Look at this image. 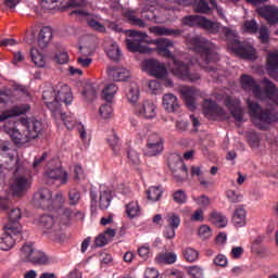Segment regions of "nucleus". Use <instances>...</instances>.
<instances>
[{"label":"nucleus","instance_id":"nucleus-1","mask_svg":"<svg viewBox=\"0 0 278 278\" xmlns=\"http://www.w3.org/2000/svg\"><path fill=\"white\" fill-rule=\"evenodd\" d=\"M190 45L192 51H194L199 56L198 64L202 66L205 73H216V67L207 64H212L217 60H220L218 47H216L214 42L210 41V39H205V37L201 36L192 37L190 39Z\"/></svg>","mask_w":278,"mask_h":278},{"label":"nucleus","instance_id":"nucleus-2","mask_svg":"<svg viewBox=\"0 0 278 278\" xmlns=\"http://www.w3.org/2000/svg\"><path fill=\"white\" fill-rule=\"evenodd\" d=\"M247 105L250 117L261 131L266 130V125H270V123H275V121L278 119L277 115L270 112V110L262 109L260 103L253 102L251 99L247 100ZM262 123H265L266 125Z\"/></svg>","mask_w":278,"mask_h":278},{"label":"nucleus","instance_id":"nucleus-3","mask_svg":"<svg viewBox=\"0 0 278 278\" xmlns=\"http://www.w3.org/2000/svg\"><path fill=\"white\" fill-rule=\"evenodd\" d=\"M129 38L126 39V47L131 53H152V49L146 45H153V40H149L147 33L138 30H129Z\"/></svg>","mask_w":278,"mask_h":278},{"label":"nucleus","instance_id":"nucleus-4","mask_svg":"<svg viewBox=\"0 0 278 278\" xmlns=\"http://www.w3.org/2000/svg\"><path fill=\"white\" fill-rule=\"evenodd\" d=\"M20 260L22 262H29L35 266H46L51 264V258L42 251L34 249L33 244H23L20 249Z\"/></svg>","mask_w":278,"mask_h":278},{"label":"nucleus","instance_id":"nucleus-5","mask_svg":"<svg viewBox=\"0 0 278 278\" xmlns=\"http://www.w3.org/2000/svg\"><path fill=\"white\" fill-rule=\"evenodd\" d=\"M173 64L170 71L175 77H178V79L190 81L191 84L201 79V74L190 71V65H188V63L177 58H173Z\"/></svg>","mask_w":278,"mask_h":278},{"label":"nucleus","instance_id":"nucleus-6","mask_svg":"<svg viewBox=\"0 0 278 278\" xmlns=\"http://www.w3.org/2000/svg\"><path fill=\"white\" fill-rule=\"evenodd\" d=\"M21 208H12L9 213V224L4 226V233L0 238V244L3 242H12V233L13 236H18L21 231Z\"/></svg>","mask_w":278,"mask_h":278},{"label":"nucleus","instance_id":"nucleus-7","mask_svg":"<svg viewBox=\"0 0 278 278\" xmlns=\"http://www.w3.org/2000/svg\"><path fill=\"white\" fill-rule=\"evenodd\" d=\"M43 103L52 112L53 116H61L66 125V113L62 112V105L58 101V91L53 88H48L42 93Z\"/></svg>","mask_w":278,"mask_h":278},{"label":"nucleus","instance_id":"nucleus-8","mask_svg":"<svg viewBox=\"0 0 278 278\" xmlns=\"http://www.w3.org/2000/svg\"><path fill=\"white\" fill-rule=\"evenodd\" d=\"M168 166L174 174V177L177 178V181H184V179L188 177V167H186L181 156L170 155L168 157Z\"/></svg>","mask_w":278,"mask_h":278},{"label":"nucleus","instance_id":"nucleus-9","mask_svg":"<svg viewBox=\"0 0 278 278\" xmlns=\"http://www.w3.org/2000/svg\"><path fill=\"white\" fill-rule=\"evenodd\" d=\"M143 65L151 77H155L156 79H166L168 71L166 70V65L164 63L155 59H149L143 62Z\"/></svg>","mask_w":278,"mask_h":278},{"label":"nucleus","instance_id":"nucleus-10","mask_svg":"<svg viewBox=\"0 0 278 278\" xmlns=\"http://www.w3.org/2000/svg\"><path fill=\"white\" fill-rule=\"evenodd\" d=\"M164 151V140L156 134H153L149 137L148 143L143 149V155L147 157H155V155H160Z\"/></svg>","mask_w":278,"mask_h":278},{"label":"nucleus","instance_id":"nucleus-11","mask_svg":"<svg viewBox=\"0 0 278 278\" xmlns=\"http://www.w3.org/2000/svg\"><path fill=\"white\" fill-rule=\"evenodd\" d=\"M58 161H50L48 163V168L45 172V177L47 179H52V181H56V179H61V184L68 182V174L62 170V165H55Z\"/></svg>","mask_w":278,"mask_h":278},{"label":"nucleus","instance_id":"nucleus-12","mask_svg":"<svg viewBox=\"0 0 278 278\" xmlns=\"http://www.w3.org/2000/svg\"><path fill=\"white\" fill-rule=\"evenodd\" d=\"M231 51L243 60H257V52L251 45H242L240 40L231 42Z\"/></svg>","mask_w":278,"mask_h":278},{"label":"nucleus","instance_id":"nucleus-13","mask_svg":"<svg viewBox=\"0 0 278 278\" xmlns=\"http://www.w3.org/2000/svg\"><path fill=\"white\" fill-rule=\"evenodd\" d=\"M1 170H14V175H21V173H27V166L25 162H21L18 156L8 154L4 163L0 164Z\"/></svg>","mask_w":278,"mask_h":278},{"label":"nucleus","instance_id":"nucleus-14","mask_svg":"<svg viewBox=\"0 0 278 278\" xmlns=\"http://www.w3.org/2000/svg\"><path fill=\"white\" fill-rule=\"evenodd\" d=\"M22 125L31 140H36L45 131V124L38 119H22Z\"/></svg>","mask_w":278,"mask_h":278},{"label":"nucleus","instance_id":"nucleus-15","mask_svg":"<svg viewBox=\"0 0 278 278\" xmlns=\"http://www.w3.org/2000/svg\"><path fill=\"white\" fill-rule=\"evenodd\" d=\"M34 204L36 207L49 210L53 205V192L49 189H41L34 195Z\"/></svg>","mask_w":278,"mask_h":278},{"label":"nucleus","instance_id":"nucleus-16","mask_svg":"<svg viewBox=\"0 0 278 278\" xmlns=\"http://www.w3.org/2000/svg\"><path fill=\"white\" fill-rule=\"evenodd\" d=\"M27 175H29V169L26 167V172H21L20 174L14 175L15 181L11 186L13 194L21 197L25 190L29 188V180H27Z\"/></svg>","mask_w":278,"mask_h":278},{"label":"nucleus","instance_id":"nucleus-17","mask_svg":"<svg viewBox=\"0 0 278 278\" xmlns=\"http://www.w3.org/2000/svg\"><path fill=\"white\" fill-rule=\"evenodd\" d=\"M29 110H31V105H29V104H16L7 111H3L0 114V123L8 121V118L23 116V114H26L27 112H29Z\"/></svg>","mask_w":278,"mask_h":278},{"label":"nucleus","instance_id":"nucleus-18","mask_svg":"<svg viewBox=\"0 0 278 278\" xmlns=\"http://www.w3.org/2000/svg\"><path fill=\"white\" fill-rule=\"evenodd\" d=\"M267 75L278 81V51H269L266 58Z\"/></svg>","mask_w":278,"mask_h":278},{"label":"nucleus","instance_id":"nucleus-19","mask_svg":"<svg viewBox=\"0 0 278 278\" xmlns=\"http://www.w3.org/2000/svg\"><path fill=\"white\" fill-rule=\"evenodd\" d=\"M241 87L245 92H252L256 99H262V89L260 88V85L255 83L253 77L249 75H241Z\"/></svg>","mask_w":278,"mask_h":278},{"label":"nucleus","instance_id":"nucleus-20","mask_svg":"<svg viewBox=\"0 0 278 278\" xmlns=\"http://www.w3.org/2000/svg\"><path fill=\"white\" fill-rule=\"evenodd\" d=\"M4 130L8 135H10L14 144H27V142L31 140V137L29 136L25 127H23L22 131L14 127L13 128L4 127Z\"/></svg>","mask_w":278,"mask_h":278},{"label":"nucleus","instance_id":"nucleus-21","mask_svg":"<svg viewBox=\"0 0 278 278\" xmlns=\"http://www.w3.org/2000/svg\"><path fill=\"white\" fill-rule=\"evenodd\" d=\"M153 45H156V52L159 55H163V58H168L173 62V52L168 50V47H173L174 42L170 39L166 38H159L156 40H153Z\"/></svg>","mask_w":278,"mask_h":278},{"label":"nucleus","instance_id":"nucleus-22","mask_svg":"<svg viewBox=\"0 0 278 278\" xmlns=\"http://www.w3.org/2000/svg\"><path fill=\"white\" fill-rule=\"evenodd\" d=\"M257 14L265 18L268 25H277L278 23V9L275 7L258 8Z\"/></svg>","mask_w":278,"mask_h":278},{"label":"nucleus","instance_id":"nucleus-23","mask_svg":"<svg viewBox=\"0 0 278 278\" xmlns=\"http://www.w3.org/2000/svg\"><path fill=\"white\" fill-rule=\"evenodd\" d=\"M163 108L166 112L177 114L180 112L181 105H179V99L173 93H166L163 96Z\"/></svg>","mask_w":278,"mask_h":278},{"label":"nucleus","instance_id":"nucleus-24","mask_svg":"<svg viewBox=\"0 0 278 278\" xmlns=\"http://www.w3.org/2000/svg\"><path fill=\"white\" fill-rule=\"evenodd\" d=\"M108 75L113 81H125V79H129L131 73L127 68L109 66Z\"/></svg>","mask_w":278,"mask_h":278},{"label":"nucleus","instance_id":"nucleus-25","mask_svg":"<svg viewBox=\"0 0 278 278\" xmlns=\"http://www.w3.org/2000/svg\"><path fill=\"white\" fill-rule=\"evenodd\" d=\"M178 92L180 93L189 110H194V108H197V105L194 104V88L188 86H180L178 87Z\"/></svg>","mask_w":278,"mask_h":278},{"label":"nucleus","instance_id":"nucleus-26","mask_svg":"<svg viewBox=\"0 0 278 278\" xmlns=\"http://www.w3.org/2000/svg\"><path fill=\"white\" fill-rule=\"evenodd\" d=\"M136 112L143 118H155V104L153 102L144 101L142 104L136 106Z\"/></svg>","mask_w":278,"mask_h":278},{"label":"nucleus","instance_id":"nucleus-27","mask_svg":"<svg viewBox=\"0 0 278 278\" xmlns=\"http://www.w3.org/2000/svg\"><path fill=\"white\" fill-rule=\"evenodd\" d=\"M202 108L205 116H223V114H225L223 108L218 106V104L212 100H204Z\"/></svg>","mask_w":278,"mask_h":278},{"label":"nucleus","instance_id":"nucleus-28","mask_svg":"<svg viewBox=\"0 0 278 278\" xmlns=\"http://www.w3.org/2000/svg\"><path fill=\"white\" fill-rule=\"evenodd\" d=\"M199 27L208 31V34H218L220 31V23L212 22L205 16H200L198 21Z\"/></svg>","mask_w":278,"mask_h":278},{"label":"nucleus","instance_id":"nucleus-29","mask_svg":"<svg viewBox=\"0 0 278 278\" xmlns=\"http://www.w3.org/2000/svg\"><path fill=\"white\" fill-rule=\"evenodd\" d=\"M51 38H53V30L51 27H43L37 39L38 47H40V49H47V47H49V42H51Z\"/></svg>","mask_w":278,"mask_h":278},{"label":"nucleus","instance_id":"nucleus-30","mask_svg":"<svg viewBox=\"0 0 278 278\" xmlns=\"http://www.w3.org/2000/svg\"><path fill=\"white\" fill-rule=\"evenodd\" d=\"M151 31L155 34V36H174V38H179V36L184 34V29H172L165 26H154L151 28Z\"/></svg>","mask_w":278,"mask_h":278},{"label":"nucleus","instance_id":"nucleus-31","mask_svg":"<svg viewBox=\"0 0 278 278\" xmlns=\"http://www.w3.org/2000/svg\"><path fill=\"white\" fill-rule=\"evenodd\" d=\"M56 92L59 103L61 101L62 103H65V105H68L73 102V93L71 92V87H68V85L61 86Z\"/></svg>","mask_w":278,"mask_h":278},{"label":"nucleus","instance_id":"nucleus-32","mask_svg":"<svg viewBox=\"0 0 278 278\" xmlns=\"http://www.w3.org/2000/svg\"><path fill=\"white\" fill-rule=\"evenodd\" d=\"M263 84H265V93L269 97V99L275 103V105H278V89L277 86L270 81L268 78L263 79Z\"/></svg>","mask_w":278,"mask_h":278},{"label":"nucleus","instance_id":"nucleus-33","mask_svg":"<svg viewBox=\"0 0 278 278\" xmlns=\"http://www.w3.org/2000/svg\"><path fill=\"white\" fill-rule=\"evenodd\" d=\"M125 92L129 103H136L140 99V89L136 83L127 84Z\"/></svg>","mask_w":278,"mask_h":278},{"label":"nucleus","instance_id":"nucleus-34","mask_svg":"<svg viewBox=\"0 0 278 278\" xmlns=\"http://www.w3.org/2000/svg\"><path fill=\"white\" fill-rule=\"evenodd\" d=\"M232 223L236 227H244L247 225V211L242 207L237 208L232 216Z\"/></svg>","mask_w":278,"mask_h":278},{"label":"nucleus","instance_id":"nucleus-35","mask_svg":"<svg viewBox=\"0 0 278 278\" xmlns=\"http://www.w3.org/2000/svg\"><path fill=\"white\" fill-rule=\"evenodd\" d=\"M208 220L212 223V225H215L220 229H223V227H227V217L216 211L211 213Z\"/></svg>","mask_w":278,"mask_h":278},{"label":"nucleus","instance_id":"nucleus-36","mask_svg":"<svg viewBox=\"0 0 278 278\" xmlns=\"http://www.w3.org/2000/svg\"><path fill=\"white\" fill-rule=\"evenodd\" d=\"M156 264H175L177 254L175 252H165L155 257Z\"/></svg>","mask_w":278,"mask_h":278},{"label":"nucleus","instance_id":"nucleus-37","mask_svg":"<svg viewBox=\"0 0 278 278\" xmlns=\"http://www.w3.org/2000/svg\"><path fill=\"white\" fill-rule=\"evenodd\" d=\"M114 236H116V229L108 228L103 233H100L96 238L94 244H108Z\"/></svg>","mask_w":278,"mask_h":278},{"label":"nucleus","instance_id":"nucleus-38","mask_svg":"<svg viewBox=\"0 0 278 278\" xmlns=\"http://www.w3.org/2000/svg\"><path fill=\"white\" fill-rule=\"evenodd\" d=\"M110 203H112V191L111 190L101 191L100 198H99L100 210H108L110 207Z\"/></svg>","mask_w":278,"mask_h":278},{"label":"nucleus","instance_id":"nucleus-39","mask_svg":"<svg viewBox=\"0 0 278 278\" xmlns=\"http://www.w3.org/2000/svg\"><path fill=\"white\" fill-rule=\"evenodd\" d=\"M71 220H73V211L68 207L63 208L59 215L60 224L65 227H71Z\"/></svg>","mask_w":278,"mask_h":278},{"label":"nucleus","instance_id":"nucleus-40","mask_svg":"<svg viewBox=\"0 0 278 278\" xmlns=\"http://www.w3.org/2000/svg\"><path fill=\"white\" fill-rule=\"evenodd\" d=\"M108 58L110 60H113V62H118L121 60V48H118V45L111 43L109 47L105 48Z\"/></svg>","mask_w":278,"mask_h":278},{"label":"nucleus","instance_id":"nucleus-41","mask_svg":"<svg viewBox=\"0 0 278 278\" xmlns=\"http://www.w3.org/2000/svg\"><path fill=\"white\" fill-rule=\"evenodd\" d=\"M30 60L35 66H38V68L45 67V56L38 51V49H30Z\"/></svg>","mask_w":278,"mask_h":278},{"label":"nucleus","instance_id":"nucleus-42","mask_svg":"<svg viewBox=\"0 0 278 278\" xmlns=\"http://www.w3.org/2000/svg\"><path fill=\"white\" fill-rule=\"evenodd\" d=\"M116 92H118V87L114 84H110L103 89L102 97L104 101L112 103V99H114V94H116Z\"/></svg>","mask_w":278,"mask_h":278},{"label":"nucleus","instance_id":"nucleus-43","mask_svg":"<svg viewBox=\"0 0 278 278\" xmlns=\"http://www.w3.org/2000/svg\"><path fill=\"white\" fill-rule=\"evenodd\" d=\"M220 34H224L225 38L227 39V45L229 49H231V42L235 40H238V37H236V31L227 26H219Z\"/></svg>","mask_w":278,"mask_h":278},{"label":"nucleus","instance_id":"nucleus-44","mask_svg":"<svg viewBox=\"0 0 278 278\" xmlns=\"http://www.w3.org/2000/svg\"><path fill=\"white\" fill-rule=\"evenodd\" d=\"M83 94L87 101H94L97 99V88L91 83H87L84 87Z\"/></svg>","mask_w":278,"mask_h":278},{"label":"nucleus","instance_id":"nucleus-45","mask_svg":"<svg viewBox=\"0 0 278 278\" xmlns=\"http://www.w3.org/2000/svg\"><path fill=\"white\" fill-rule=\"evenodd\" d=\"M184 258L186 262H197L199 260V251L194 250L193 248H187L182 251Z\"/></svg>","mask_w":278,"mask_h":278},{"label":"nucleus","instance_id":"nucleus-46","mask_svg":"<svg viewBox=\"0 0 278 278\" xmlns=\"http://www.w3.org/2000/svg\"><path fill=\"white\" fill-rule=\"evenodd\" d=\"M166 220L168 227H172L173 229H178L179 225H181V217L175 213H167Z\"/></svg>","mask_w":278,"mask_h":278},{"label":"nucleus","instance_id":"nucleus-47","mask_svg":"<svg viewBox=\"0 0 278 278\" xmlns=\"http://www.w3.org/2000/svg\"><path fill=\"white\" fill-rule=\"evenodd\" d=\"M258 40L261 45H268L270 42V30H268V27L261 26L258 30Z\"/></svg>","mask_w":278,"mask_h":278},{"label":"nucleus","instance_id":"nucleus-48","mask_svg":"<svg viewBox=\"0 0 278 278\" xmlns=\"http://www.w3.org/2000/svg\"><path fill=\"white\" fill-rule=\"evenodd\" d=\"M38 225L40 229H52L53 228V217L50 215H42L38 219Z\"/></svg>","mask_w":278,"mask_h":278},{"label":"nucleus","instance_id":"nucleus-49","mask_svg":"<svg viewBox=\"0 0 278 278\" xmlns=\"http://www.w3.org/2000/svg\"><path fill=\"white\" fill-rule=\"evenodd\" d=\"M243 31H247V34H257L260 26L255 20L245 21L243 23Z\"/></svg>","mask_w":278,"mask_h":278},{"label":"nucleus","instance_id":"nucleus-50","mask_svg":"<svg viewBox=\"0 0 278 278\" xmlns=\"http://www.w3.org/2000/svg\"><path fill=\"white\" fill-rule=\"evenodd\" d=\"M126 17L128 18L130 25H136L137 27L144 28L147 27V23L142 21L141 18L137 17L136 14L131 11H128L126 13Z\"/></svg>","mask_w":278,"mask_h":278},{"label":"nucleus","instance_id":"nucleus-51","mask_svg":"<svg viewBox=\"0 0 278 278\" xmlns=\"http://www.w3.org/2000/svg\"><path fill=\"white\" fill-rule=\"evenodd\" d=\"M126 214L129 216V218H136V216L140 214V206L138 205V202H130L127 204Z\"/></svg>","mask_w":278,"mask_h":278},{"label":"nucleus","instance_id":"nucleus-52","mask_svg":"<svg viewBox=\"0 0 278 278\" xmlns=\"http://www.w3.org/2000/svg\"><path fill=\"white\" fill-rule=\"evenodd\" d=\"M195 12L200 14H208L211 12L210 3H207L205 0H199L194 4Z\"/></svg>","mask_w":278,"mask_h":278},{"label":"nucleus","instance_id":"nucleus-53","mask_svg":"<svg viewBox=\"0 0 278 278\" xmlns=\"http://www.w3.org/2000/svg\"><path fill=\"white\" fill-rule=\"evenodd\" d=\"M128 163L132 164V166H138L140 164V153L135 149H129L127 153Z\"/></svg>","mask_w":278,"mask_h":278},{"label":"nucleus","instance_id":"nucleus-54","mask_svg":"<svg viewBox=\"0 0 278 278\" xmlns=\"http://www.w3.org/2000/svg\"><path fill=\"white\" fill-rule=\"evenodd\" d=\"M147 194L149 201H160L162 197V190L159 187H151L147 191Z\"/></svg>","mask_w":278,"mask_h":278},{"label":"nucleus","instance_id":"nucleus-55","mask_svg":"<svg viewBox=\"0 0 278 278\" xmlns=\"http://www.w3.org/2000/svg\"><path fill=\"white\" fill-rule=\"evenodd\" d=\"M198 235L202 240H207V238H212V228L207 225H201Z\"/></svg>","mask_w":278,"mask_h":278},{"label":"nucleus","instance_id":"nucleus-56","mask_svg":"<svg viewBox=\"0 0 278 278\" xmlns=\"http://www.w3.org/2000/svg\"><path fill=\"white\" fill-rule=\"evenodd\" d=\"M199 15H188L182 18V25H186L187 27H194L195 25H199Z\"/></svg>","mask_w":278,"mask_h":278},{"label":"nucleus","instance_id":"nucleus-57","mask_svg":"<svg viewBox=\"0 0 278 278\" xmlns=\"http://www.w3.org/2000/svg\"><path fill=\"white\" fill-rule=\"evenodd\" d=\"M70 205H77L81 201V193L77 189H72L68 192Z\"/></svg>","mask_w":278,"mask_h":278},{"label":"nucleus","instance_id":"nucleus-58","mask_svg":"<svg viewBox=\"0 0 278 278\" xmlns=\"http://www.w3.org/2000/svg\"><path fill=\"white\" fill-rule=\"evenodd\" d=\"M173 199L175 203H178L179 205H184V203L188 201V195H186V192L184 190H178L174 192Z\"/></svg>","mask_w":278,"mask_h":278},{"label":"nucleus","instance_id":"nucleus-59","mask_svg":"<svg viewBox=\"0 0 278 278\" xmlns=\"http://www.w3.org/2000/svg\"><path fill=\"white\" fill-rule=\"evenodd\" d=\"M188 275L191 278H203V268L197 265L190 266L188 268Z\"/></svg>","mask_w":278,"mask_h":278},{"label":"nucleus","instance_id":"nucleus-60","mask_svg":"<svg viewBox=\"0 0 278 278\" xmlns=\"http://www.w3.org/2000/svg\"><path fill=\"white\" fill-rule=\"evenodd\" d=\"M99 112L100 116H102L104 119L112 118V104H104L100 106Z\"/></svg>","mask_w":278,"mask_h":278},{"label":"nucleus","instance_id":"nucleus-61","mask_svg":"<svg viewBox=\"0 0 278 278\" xmlns=\"http://www.w3.org/2000/svg\"><path fill=\"white\" fill-rule=\"evenodd\" d=\"M88 25L89 27H91V29H94L96 31H99L100 34H105V26L99 22H97V20L91 18L88 20Z\"/></svg>","mask_w":278,"mask_h":278},{"label":"nucleus","instance_id":"nucleus-62","mask_svg":"<svg viewBox=\"0 0 278 278\" xmlns=\"http://www.w3.org/2000/svg\"><path fill=\"white\" fill-rule=\"evenodd\" d=\"M60 0H41V8L46 12L49 10H55Z\"/></svg>","mask_w":278,"mask_h":278},{"label":"nucleus","instance_id":"nucleus-63","mask_svg":"<svg viewBox=\"0 0 278 278\" xmlns=\"http://www.w3.org/2000/svg\"><path fill=\"white\" fill-rule=\"evenodd\" d=\"M161 278H184V271L179 269L166 270Z\"/></svg>","mask_w":278,"mask_h":278},{"label":"nucleus","instance_id":"nucleus-64","mask_svg":"<svg viewBox=\"0 0 278 278\" xmlns=\"http://www.w3.org/2000/svg\"><path fill=\"white\" fill-rule=\"evenodd\" d=\"M56 64H68V53L66 52H59L53 58Z\"/></svg>","mask_w":278,"mask_h":278}]
</instances>
